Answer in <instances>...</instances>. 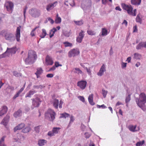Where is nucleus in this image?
I'll return each mask as SVG.
<instances>
[{
	"instance_id": "nucleus-20",
	"label": "nucleus",
	"mask_w": 146,
	"mask_h": 146,
	"mask_svg": "<svg viewBox=\"0 0 146 146\" xmlns=\"http://www.w3.org/2000/svg\"><path fill=\"white\" fill-rule=\"evenodd\" d=\"M136 103L138 106L141 108L143 111H145L146 110V108L145 105V104H139V100L138 99H136Z\"/></svg>"
},
{
	"instance_id": "nucleus-38",
	"label": "nucleus",
	"mask_w": 146,
	"mask_h": 146,
	"mask_svg": "<svg viewBox=\"0 0 146 146\" xmlns=\"http://www.w3.org/2000/svg\"><path fill=\"white\" fill-rule=\"evenodd\" d=\"M70 119L68 125V126H70L71 124L73 123L75 120L74 117L72 115H71V116H70Z\"/></svg>"
},
{
	"instance_id": "nucleus-39",
	"label": "nucleus",
	"mask_w": 146,
	"mask_h": 146,
	"mask_svg": "<svg viewBox=\"0 0 146 146\" xmlns=\"http://www.w3.org/2000/svg\"><path fill=\"white\" fill-rule=\"evenodd\" d=\"M60 129V128L59 127H54L52 130L54 134H56L58 133Z\"/></svg>"
},
{
	"instance_id": "nucleus-1",
	"label": "nucleus",
	"mask_w": 146,
	"mask_h": 146,
	"mask_svg": "<svg viewBox=\"0 0 146 146\" xmlns=\"http://www.w3.org/2000/svg\"><path fill=\"white\" fill-rule=\"evenodd\" d=\"M37 58V55L35 52L32 50L29 51L28 57L25 60L26 64H33Z\"/></svg>"
},
{
	"instance_id": "nucleus-25",
	"label": "nucleus",
	"mask_w": 146,
	"mask_h": 146,
	"mask_svg": "<svg viewBox=\"0 0 146 146\" xmlns=\"http://www.w3.org/2000/svg\"><path fill=\"white\" fill-rule=\"evenodd\" d=\"M88 100L90 104L92 105H94L95 103L93 102V95L91 94L88 97Z\"/></svg>"
},
{
	"instance_id": "nucleus-43",
	"label": "nucleus",
	"mask_w": 146,
	"mask_h": 146,
	"mask_svg": "<svg viewBox=\"0 0 146 146\" xmlns=\"http://www.w3.org/2000/svg\"><path fill=\"white\" fill-rule=\"evenodd\" d=\"M131 100V94H129L126 97L125 100V102L127 104Z\"/></svg>"
},
{
	"instance_id": "nucleus-48",
	"label": "nucleus",
	"mask_w": 146,
	"mask_h": 146,
	"mask_svg": "<svg viewBox=\"0 0 146 146\" xmlns=\"http://www.w3.org/2000/svg\"><path fill=\"white\" fill-rule=\"evenodd\" d=\"M102 94L103 95V96L104 98H105L108 93V91H107L105 90L104 89H102Z\"/></svg>"
},
{
	"instance_id": "nucleus-58",
	"label": "nucleus",
	"mask_w": 146,
	"mask_h": 146,
	"mask_svg": "<svg viewBox=\"0 0 146 146\" xmlns=\"http://www.w3.org/2000/svg\"><path fill=\"white\" fill-rule=\"evenodd\" d=\"M55 67H57L59 66H62V65L59 64L58 62H55Z\"/></svg>"
},
{
	"instance_id": "nucleus-53",
	"label": "nucleus",
	"mask_w": 146,
	"mask_h": 146,
	"mask_svg": "<svg viewBox=\"0 0 146 146\" xmlns=\"http://www.w3.org/2000/svg\"><path fill=\"white\" fill-rule=\"evenodd\" d=\"M84 135H85V137L87 139L88 138L91 136V134L88 132H86L85 133Z\"/></svg>"
},
{
	"instance_id": "nucleus-46",
	"label": "nucleus",
	"mask_w": 146,
	"mask_h": 146,
	"mask_svg": "<svg viewBox=\"0 0 146 146\" xmlns=\"http://www.w3.org/2000/svg\"><path fill=\"white\" fill-rule=\"evenodd\" d=\"M63 44L65 45V47L68 46H72V43L68 42H65L63 43Z\"/></svg>"
},
{
	"instance_id": "nucleus-21",
	"label": "nucleus",
	"mask_w": 146,
	"mask_h": 146,
	"mask_svg": "<svg viewBox=\"0 0 146 146\" xmlns=\"http://www.w3.org/2000/svg\"><path fill=\"white\" fill-rule=\"evenodd\" d=\"M17 51V49L15 47H13L11 48H9L8 51V54H9V56L10 55V54H15Z\"/></svg>"
},
{
	"instance_id": "nucleus-2",
	"label": "nucleus",
	"mask_w": 146,
	"mask_h": 146,
	"mask_svg": "<svg viewBox=\"0 0 146 146\" xmlns=\"http://www.w3.org/2000/svg\"><path fill=\"white\" fill-rule=\"evenodd\" d=\"M121 5L123 9L127 11V13L130 15L135 16L136 15L137 10L136 9L133 10V8L132 6L130 5H127L124 3H122Z\"/></svg>"
},
{
	"instance_id": "nucleus-17",
	"label": "nucleus",
	"mask_w": 146,
	"mask_h": 146,
	"mask_svg": "<svg viewBox=\"0 0 146 146\" xmlns=\"http://www.w3.org/2000/svg\"><path fill=\"white\" fill-rule=\"evenodd\" d=\"M143 47L146 48V41L140 42L136 46V49L137 50L141 49Z\"/></svg>"
},
{
	"instance_id": "nucleus-26",
	"label": "nucleus",
	"mask_w": 146,
	"mask_h": 146,
	"mask_svg": "<svg viewBox=\"0 0 146 146\" xmlns=\"http://www.w3.org/2000/svg\"><path fill=\"white\" fill-rule=\"evenodd\" d=\"M21 114L22 111L20 109H19L14 113L13 114V116L17 118L20 117L21 115Z\"/></svg>"
},
{
	"instance_id": "nucleus-8",
	"label": "nucleus",
	"mask_w": 146,
	"mask_h": 146,
	"mask_svg": "<svg viewBox=\"0 0 146 146\" xmlns=\"http://www.w3.org/2000/svg\"><path fill=\"white\" fill-rule=\"evenodd\" d=\"M139 98H135V101L136 99H138L139 104H145L146 103V96L145 94L142 93L139 95Z\"/></svg>"
},
{
	"instance_id": "nucleus-37",
	"label": "nucleus",
	"mask_w": 146,
	"mask_h": 146,
	"mask_svg": "<svg viewBox=\"0 0 146 146\" xmlns=\"http://www.w3.org/2000/svg\"><path fill=\"white\" fill-rule=\"evenodd\" d=\"M73 72L75 73L81 74L82 72V71L78 68H75Z\"/></svg>"
},
{
	"instance_id": "nucleus-47",
	"label": "nucleus",
	"mask_w": 146,
	"mask_h": 146,
	"mask_svg": "<svg viewBox=\"0 0 146 146\" xmlns=\"http://www.w3.org/2000/svg\"><path fill=\"white\" fill-rule=\"evenodd\" d=\"M43 70L42 68H38L37 69V71L35 73L36 74H41L42 73Z\"/></svg>"
},
{
	"instance_id": "nucleus-45",
	"label": "nucleus",
	"mask_w": 146,
	"mask_h": 146,
	"mask_svg": "<svg viewBox=\"0 0 146 146\" xmlns=\"http://www.w3.org/2000/svg\"><path fill=\"white\" fill-rule=\"evenodd\" d=\"M45 86L43 85H40L39 86H33V88L34 89H39L40 88V89H42Z\"/></svg>"
},
{
	"instance_id": "nucleus-51",
	"label": "nucleus",
	"mask_w": 146,
	"mask_h": 146,
	"mask_svg": "<svg viewBox=\"0 0 146 146\" xmlns=\"http://www.w3.org/2000/svg\"><path fill=\"white\" fill-rule=\"evenodd\" d=\"M48 135L50 137L54 136V134L52 130V131H49L48 133Z\"/></svg>"
},
{
	"instance_id": "nucleus-36",
	"label": "nucleus",
	"mask_w": 146,
	"mask_h": 146,
	"mask_svg": "<svg viewBox=\"0 0 146 146\" xmlns=\"http://www.w3.org/2000/svg\"><path fill=\"white\" fill-rule=\"evenodd\" d=\"M13 73V75L16 77L21 76L22 75V74L21 73L18 72L17 71H14Z\"/></svg>"
},
{
	"instance_id": "nucleus-9",
	"label": "nucleus",
	"mask_w": 146,
	"mask_h": 146,
	"mask_svg": "<svg viewBox=\"0 0 146 146\" xmlns=\"http://www.w3.org/2000/svg\"><path fill=\"white\" fill-rule=\"evenodd\" d=\"M5 6L8 11L11 13L12 12L13 7V4L12 2L10 1H7L5 4Z\"/></svg>"
},
{
	"instance_id": "nucleus-24",
	"label": "nucleus",
	"mask_w": 146,
	"mask_h": 146,
	"mask_svg": "<svg viewBox=\"0 0 146 146\" xmlns=\"http://www.w3.org/2000/svg\"><path fill=\"white\" fill-rule=\"evenodd\" d=\"M136 22L138 23L141 24L142 23L141 15L140 13H139L135 19Z\"/></svg>"
},
{
	"instance_id": "nucleus-44",
	"label": "nucleus",
	"mask_w": 146,
	"mask_h": 146,
	"mask_svg": "<svg viewBox=\"0 0 146 146\" xmlns=\"http://www.w3.org/2000/svg\"><path fill=\"white\" fill-rule=\"evenodd\" d=\"M87 33L89 35H95L96 34V33L94 31H92L90 30H88L87 31Z\"/></svg>"
},
{
	"instance_id": "nucleus-35",
	"label": "nucleus",
	"mask_w": 146,
	"mask_h": 146,
	"mask_svg": "<svg viewBox=\"0 0 146 146\" xmlns=\"http://www.w3.org/2000/svg\"><path fill=\"white\" fill-rule=\"evenodd\" d=\"M102 36H105L108 34L107 30L105 28H102Z\"/></svg>"
},
{
	"instance_id": "nucleus-64",
	"label": "nucleus",
	"mask_w": 146,
	"mask_h": 146,
	"mask_svg": "<svg viewBox=\"0 0 146 146\" xmlns=\"http://www.w3.org/2000/svg\"><path fill=\"white\" fill-rule=\"evenodd\" d=\"M127 63L122 62L121 64V67L122 68H125L126 66Z\"/></svg>"
},
{
	"instance_id": "nucleus-12",
	"label": "nucleus",
	"mask_w": 146,
	"mask_h": 146,
	"mask_svg": "<svg viewBox=\"0 0 146 146\" xmlns=\"http://www.w3.org/2000/svg\"><path fill=\"white\" fill-rule=\"evenodd\" d=\"M87 83L86 81L82 80L78 82L77 86L82 90H84L85 88Z\"/></svg>"
},
{
	"instance_id": "nucleus-49",
	"label": "nucleus",
	"mask_w": 146,
	"mask_h": 146,
	"mask_svg": "<svg viewBox=\"0 0 146 146\" xmlns=\"http://www.w3.org/2000/svg\"><path fill=\"white\" fill-rule=\"evenodd\" d=\"M144 141L143 140L142 141L138 142L136 144V146H141L144 143Z\"/></svg>"
},
{
	"instance_id": "nucleus-57",
	"label": "nucleus",
	"mask_w": 146,
	"mask_h": 146,
	"mask_svg": "<svg viewBox=\"0 0 146 146\" xmlns=\"http://www.w3.org/2000/svg\"><path fill=\"white\" fill-rule=\"evenodd\" d=\"M78 98L80 100L82 101V102H85V99L83 97L80 96L78 97Z\"/></svg>"
},
{
	"instance_id": "nucleus-28",
	"label": "nucleus",
	"mask_w": 146,
	"mask_h": 146,
	"mask_svg": "<svg viewBox=\"0 0 146 146\" xmlns=\"http://www.w3.org/2000/svg\"><path fill=\"white\" fill-rule=\"evenodd\" d=\"M47 143V141L44 139H40L38 141V145L39 146L44 145Z\"/></svg>"
},
{
	"instance_id": "nucleus-61",
	"label": "nucleus",
	"mask_w": 146,
	"mask_h": 146,
	"mask_svg": "<svg viewBox=\"0 0 146 146\" xmlns=\"http://www.w3.org/2000/svg\"><path fill=\"white\" fill-rule=\"evenodd\" d=\"M36 28H35L34 29H33L32 31H31V35L32 36H34L35 35V33H34V31L35 29H36Z\"/></svg>"
},
{
	"instance_id": "nucleus-34",
	"label": "nucleus",
	"mask_w": 146,
	"mask_h": 146,
	"mask_svg": "<svg viewBox=\"0 0 146 146\" xmlns=\"http://www.w3.org/2000/svg\"><path fill=\"white\" fill-rule=\"evenodd\" d=\"M70 116V115L66 113H64L60 114V118H66V117H68Z\"/></svg>"
},
{
	"instance_id": "nucleus-22",
	"label": "nucleus",
	"mask_w": 146,
	"mask_h": 146,
	"mask_svg": "<svg viewBox=\"0 0 146 146\" xmlns=\"http://www.w3.org/2000/svg\"><path fill=\"white\" fill-rule=\"evenodd\" d=\"M25 126V124L21 123L19 124L17 126L15 127L14 129V132L16 131L17 130H20L23 128Z\"/></svg>"
},
{
	"instance_id": "nucleus-15",
	"label": "nucleus",
	"mask_w": 146,
	"mask_h": 146,
	"mask_svg": "<svg viewBox=\"0 0 146 146\" xmlns=\"http://www.w3.org/2000/svg\"><path fill=\"white\" fill-rule=\"evenodd\" d=\"M9 118L10 116L8 115H6L1 121V124L5 126H6L9 122Z\"/></svg>"
},
{
	"instance_id": "nucleus-27",
	"label": "nucleus",
	"mask_w": 146,
	"mask_h": 146,
	"mask_svg": "<svg viewBox=\"0 0 146 146\" xmlns=\"http://www.w3.org/2000/svg\"><path fill=\"white\" fill-rule=\"evenodd\" d=\"M141 0H131V3L132 5H138L140 4Z\"/></svg>"
},
{
	"instance_id": "nucleus-33",
	"label": "nucleus",
	"mask_w": 146,
	"mask_h": 146,
	"mask_svg": "<svg viewBox=\"0 0 146 146\" xmlns=\"http://www.w3.org/2000/svg\"><path fill=\"white\" fill-rule=\"evenodd\" d=\"M58 14H57L56 16L55 20V22L56 23L58 24L60 23L61 22V19L60 17L58 16Z\"/></svg>"
},
{
	"instance_id": "nucleus-14",
	"label": "nucleus",
	"mask_w": 146,
	"mask_h": 146,
	"mask_svg": "<svg viewBox=\"0 0 146 146\" xmlns=\"http://www.w3.org/2000/svg\"><path fill=\"white\" fill-rule=\"evenodd\" d=\"M7 111V107L5 106H3L0 109V116H1L6 114Z\"/></svg>"
},
{
	"instance_id": "nucleus-60",
	"label": "nucleus",
	"mask_w": 146,
	"mask_h": 146,
	"mask_svg": "<svg viewBox=\"0 0 146 146\" xmlns=\"http://www.w3.org/2000/svg\"><path fill=\"white\" fill-rule=\"evenodd\" d=\"M47 19L48 21H50V23L51 24H53L54 23V21L50 17H48L47 18Z\"/></svg>"
},
{
	"instance_id": "nucleus-40",
	"label": "nucleus",
	"mask_w": 146,
	"mask_h": 146,
	"mask_svg": "<svg viewBox=\"0 0 146 146\" xmlns=\"http://www.w3.org/2000/svg\"><path fill=\"white\" fill-rule=\"evenodd\" d=\"M141 56V55L138 53H135L134 54V58L136 59H140Z\"/></svg>"
},
{
	"instance_id": "nucleus-19",
	"label": "nucleus",
	"mask_w": 146,
	"mask_h": 146,
	"mask_svg": "<svg viewBox=\"0 0 146 146\" xmlns=\"http://www.w3.org/2000/svg\"><path fill=\"white\" fill-rule=\"evenodd\" d=\"M56 3H57V1L54 2L52 3H50L48 4L46 7V10L48 11H49L50 10L53 9L54 7L56 6V5H55Z\"/></svg>"
},
{
	"instance_id": "nucleus-29",
	"label": "nucleus",
	"mask_w": 146,
	"mask_h": 146,
	"mask_svg": "<svg viewBox=\"0 0 146 146\" xmlns=\"http://www.w3.org/2000/svg\"><path fill=\"white\" fill-rule=\"evenodd\" d=\"M59 104V100L58 99H55L54 100L53 105L56 109H57Z\"/></svg>"
},
{
	"instance_id": "nucleus-13",
	"label": "nucleus",
	"mask_w": 146,
	"mask_h": 146,
	"mask_svg": "<svg viewBox=\"0 0 146 146\" xmlns=\"http://www.w3.org/2000/svg\"><path fill=\"white\" fill-rule=\"evenodd\" d=\"M21 28V26H19V27H18L16 29L15 37L16 40L18 42H19L20 40V31Z\"/></svg>"
},
{
	"instance_id": "nucleus-11",
	"label": "nucleus",
	"mask_w": 146,
	"mask_h": 146,
	"mask_svg": "<svg viewBox=\"0 0 146 146\" xmlns=\"http://www.w3.org/2000/svg\"><path fill=\"white\" fill-rule=\"evenodd\" d=\"M84 32L82 30H81V32L79 34V36L76 38V41L77 42L80 43L82 42V40L84 36Z\"/></svg>"
},
{
	"instance_id": "nucleus-50",
	"label": "nucleus",
	"mask_w": 146,
	"mask_h": 146,
	"mask_svg": "<svg viewBox=\"0 0 146 146\" xmlns=\"http://www.w3.org/2000/svg\"><path fill=\"white\" fill-rule=\"evenodd\" d=\"M40 126H38L35 127L34 129L35 132L37 133H39L40 131Z\"/></svg>"
},
{
	"instance_id": "nucleus-41",
	"label": "nucleus",
	"mask_w": 146,
	"mask_h": 146,
	"mask_svg": "<svg viewBox=\"0 0 146 146\" xmlns=\"http://www.w3.org/2000/svg\"><path fill=\"white\" fill-rule=\"evenodd\" d=\"M136 127V125H135V126L133 125H131L129 127V129L130 131H133L135 132L137 131V130H135V129Z\"/></svg>"
},
{
	"instance_id": "nucleus-4",
	"label": "nucleus",
	"mask_w": 146,
	"mask_h": 146,
	"mask_svg": "<svg viewBox=\"0 0 146 146\" xmlns=\"http://www.w3.org/2000/svg\"><path fill=\"white\" fill-rule=\"evenodd\" d=\"M29 13L31 16L36 18L39 17L40 15V11L39 10L35 8H33L30 9Z\"/></svg>"
},
{
	"instance_id": "nucleus-59",
	"label": "nucleus",
	"mask_w": 146,
	"mask_h": 146,
	"mask_svg": "<svg viewBox=\"0 0 146 146\" xmlns=\"http://www.w3.org/2000/svg\"><path fill=\"white\" fill-rule=\"evenodd\" d=\"M25 84L24 86L23 87H22L19 90V91L18 92L20 94L23 91V90L24 89V88L25 87Z\"/></svg>"
},
{
	"instance_id": "nucleus-55",
	"label": "nucleus",
	"mask_w": 146,
	"mask_h": 146,
	"mask_svg": "<svg viewBox=\"0 0 146 146\" xmlns=\"http://www.w3.org/2000/svg\"><path fill=\"white\" fill-rule=\"evenodd\" d=\"M5 137V136H3L1 138L0 140V143H4V139Z\"/></svg>"
},
{
	"instance_id": "nucleus-31",
	"label": "nucleus",
	"mask_w": 146,
	"mask_h": 146,
	"mask_svg": "<svg viewBox=\"0 0 146 146\" xmlns=\"http://www.w3.org/2000/svg\"><path fill=\"white\" fill-rule=\"evenodd\" d=\"M57 31V29L55 28H53L51 29L50 32V38L52 37L54 35V33Z\"/></svg>"
},
{
	"instance_id": "nucleus-30",
	"label": "nucleus",
	"mask_w": 146,
	"mask_h": 146,
	"mask_svg": "<svg viewBox=\"0 0 146 146\" xmlns=\"http://www.w3.org/2000/svg\"><path fill=\"white\" fill-rule=\"evenodd\" d=\"M9 48H7L6 51L0 55V58H5L7 56H9V54H8V51Z\"/></svg>"
},
{
	"instance_id": "nucleus-56",
	"label": "nucleus",
	"mask_w": 146,
	"mask_h": 146,
	"mask_svg": "<svg viewBox=\"0 0 146 146\" xmlns=\"http://www.w3.org/2000/svg\"><path fill=\"white\" fill-rule=\"evenodd\" d=\"M28 7L27 6H26L25 8L24 9V11H23V15L24 16L25 18V13L26 12V10L27 9Z\"/></svg>"
},
{
	"instance_id": "nucleus-6",
	"label": "nucleus",
	"mask_w": 146,
	"mask_h": 146,
	"mask_svg": "<svg viewBox=\"0 0 146 146\" xmlns=\"http://www.w3.org/2000/svg\"><path fill=\"white\" fill-rule=\"evenodd\" d=\"M92 5L91 0H83L81 5V7L84 11L89 9Z\"/></svg>"
},
{
	"instance_id": "nucleus-32",
	"label": "nucleus",
	"mask_w": 146,
	"mask_h": 146,
	"mask_svg": "<svg viewBox=\"0 0 146 146\" xmlns=\"http://www.w3.org/2000/svg\"><path fill=\"white\" fill-rule=\"evenodd\" d=\"M46 35L47 33L46 30L44 29H42V33L40 35V37L41 38H44Z\"/></svg>"
},
{
	"instance_id": "nucleus-18",
	"label": "nucleus",
	"mask_w": 146,
	"mask_h": 146,
	"mask_svg": "<svg viewBox=\"0 0 146 146\" xmlns=\"http://www.w3.org/2000/svg\"><path fill=\"white\" fill-rule=\"evenodd\" d=\"M106 71L105 65L104 64H103L101 67L98 73L97 74L98 76H101L103 74L104 72Z\"/></svg>"
},
{
	"instance_id": "nucleus-62",
	"label": "nucleus",
	"mask_w": 146,
	"mask_h": 146,
	"mask_svg": "<svg viewBox=\"0 0 146 146\" xmlns=\"http://www.w3.org/2000/svg\"><path fill=\"white\" fill-rule=\"evenodd\" d=\"M133 32H137V26L136 25L135 26L133 27Z\"/></svg>"
},
{
	"instance_id": "nucleus-10",
	"label": "nucleus",
	"mask_w": 146,
	"mask_h": 146,
	"mask_svg": "<svg viewBox=\"0 0 146 146\" xmlns=\"http://www.w3.org/2000/svg\"><path fill=\"white\" fill-rule=\"evenodd\" d=\"M5 36L6 40L10 41H13L15 40V37L14 35L11 33H6Z\"/></svg>"
},
{
	"instance_id": "nucleus-52",
	"label": "nucleus",
	"mask_w": 146,
	"mask_h": 146,
	"mask_svg": "<svg viewBox=\"0 0 146 146\" xmlns=\"http://www.w3.org/2000/svg\"><path fill=\"white\" fill-rule=\"evenodd\" d=\"M74 22L76 24L78 25H81L83 24L82 21H75Z\"/></svg>"
},
{
	"instance_id": "nucleus-23",
	"label": "nucleus",
	"mask_w": 146,
	"mask_h": 146,
	"mask_svg": "<svg viewBox=\"0 0 146 146\" xmlns=\"http://www.w3.org/2000/svg\"><path fill=\"white\" fill-rule=\"evenodd\" d=\"M31 130V128L30 126L25 127L22 130V132L24 133H29Z\"/></svg>"
},
{
	"instance_id": "nucleus-3",
	"label": "nucleus",
	"mask_w": 146,
	"mask_h": 146,
	"mask_svg": "<svg viewBox=\"0 0 146 146\" xmlns=\"http://www.w3.org/2000/svg\"><path fill=\"white\" fill-rule=\"evenodd\" d=\"M55 112L51 109H48L45 113V118L52 121L55 119Z\"/></svg>"
},
{
	"instance_id": "nucleus-63",
	"label": "nucleus",
	"mask_w": 146,
	"mask_h": 146,
	"mask_svg": "<svg viewBox=\"0 0 146 146\" xmlns=\"http://www.w3.org/2000/svg\"><path fill=\"white\" fill-rule=\"evenodd\" d=\"M53 76L54 75L52 74H47L46 76V77H47V78H50L53 77Z\"/></svg>"
},
{
	"instance_id": "nucleus-7",
	"label": "nucleus",
	"mask_w": 146,
	"mask_h": 146,
	"mask_svg": "<svg viewBox=\"0 0 146 146\" xmlns=\"http://www.w3.org/2000/svg\"><path fill=\"white\" fill-rule=\"evenodd\" d=\"M80 52L78 49H73L71 50L68 53V56L71 58L72 56L74 57L78 56L80 54Z\"/></svg>"
},
{
	"instance_id": "nucleus-54",
	"label": "nucleus",
	"mask_w": 146,
	"mask_h": 146,
	"mask_svg": "<svg viewBox=\"0 0 146 146\" xmlns=\"http://www.w3.org/2000/svg\"><path fill=\"white\" fill-rule=\"evenodd\" d=\"M97 107L98 108H102L103 109L106 108L107 107L104 104H102V105L100 106L98 105H97Z\"/></svg>"
},
{
	"instance_id": "nucleus-5",
	"label": "nucleus",
	"mask_w": 146,
	"mask_h": 146,
	"mask_svg": "<svg viewBox=\"0 0 146 146\" xmlns=\"http://www.w3.org/2000/svg\"><path fill=\"white\" fill-rule=\"evenodd\" d=\"M31 100L32 102V104L31 107L32 109L34 108H38L39 107L42 102V100L40 98L36 97L35 98H32Z\"/></svg>"
},
{
	"instance_id": "nucleus-16",
	"label": "nucleus",
	"mask_w": 146,
	"mask_h": 146,
	"mask_svg": "<svg viewBox=\"0 0 146 146\" xmlns=\"http://www.w3.org/2000/svg\"><path fill=\"white\" fill-rule=\"evenodd\" d=\"M46 62L47 65H52L53 63L52 58L48 55L46 57Z\"/></svg>"
},
{
	"instance_id": "nucleus-42",
	"label": "nucleus",
	"mask_w": 146,
	"mask_h": 146,
	"mask_svg": "<svg viewBox=\"0 0 146 146\" xmlns=\"http://www.w3.org/2000/svg\"><path fill=\"white\" fill-rule=\"evenodd\" d=\"M71 33L69 31H65L63 32V35L66 37H69L70 36Z\"/></svg>"
}]
</instances>
